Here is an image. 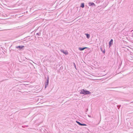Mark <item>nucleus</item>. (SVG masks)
<instances>
[{
  "mask_svg": "<svg viewBox=\"0 0 133 133\" xmlns=\"http://www.w3.org/2000/svg\"><path fill=\"white\" fill-rule=\"evenodd\" d=\"M102 52L103 53H105V50H104L103 51H102Z\"/></svg>",
  "mask_w": 133,
  "mask_h": 133,
  "instance_id": "nucleus-9",
  "label": "nucleus"
},
{
  "mask_svg": "<svg viewBox=\"0 0 133 133\" xmlns=\"http://www.w3.org/2000/svg\"><path fill=\"white\" fill-rule=\"evenodd\" d=\"M86 35L87 36V37L88 38H89L90 37V36L88 34H86Z\"/></svg>",
  "mask_w": 133,
  "mask_h": 133,
  "instance_id": "nucleus-5",
  "label": "nucleus"
},
{
  "mask_svg": "<svg viewBox=\"0 0 133 133\" xmlns=\"http://www.w3.org/2000/svg\"><path fill=\"white\" fill-rule=\"evenodd\" d=\"M83 125V126H86V125L85 124H82V126Z\"/></svg>",
  "mask_w": 133,
  "mask_h": 133,
  "instance_id": "nucleus-8",
  "label": "nucleus"
},
{
  "mask_svg": "<svg viewBox=\"0 0 133 133\" xmlns=\"http://www.w3.org/2000/svg\"><path fill=\"white\" fill-rule=\"evenodd\" d=\"M91 93V92L89 91L85 90L84 89L82 90H81L80 94L84 95L89 94Z\"/></svg>",
  "mask_w": 133,
  "mask_h": 133,
  "instance_id": "nucleus-1",
  "label": "nucleus"
},
{
  "mask_svg": "<svg viewBox=\"0 0 133 133\" xmlns=\"http://www.w3.org/2000/svg\"><path fill=\"white\" fill-rule=\"evenodd\" d=\"M63 53H64V54H68V52H66V53H65V52H63Z\"/></svg>",
  "mask_w": 133,
  "mask_h": 133,
  "instance_id": "nucleus-12",
  "label": "nucleus"
},
{
  "mask_svg": "<svg viewBox=\"0 0 133 133\" xmlns=\"http://www.w3.org/2000/svg\"><path fill=\"white\" fill-rule=\"evenodd\" d=\"M48 82H49V78H48V80H47V83H48Z\"/></svg>",
  "mask_w": 133,
  "mask_h": 133,
  "instance_id": "nucleus-11",
  "label": "nucleus"
},
{
  "mask_svg": "<svg viewBox=\"0 0 133 133\" xmlns=\"http://www.w3.org/2000/svg\"><path fill=\"white\" fill-rule=\"evenodd\" d=\"M95 5V4L94 3H92L91 4V5Z\"/></svg>",
  "mask_w": 133,
  "mask_h": 133,
  "instance_id": "nucleus-10",
  "label": "nucleus"
},
{
  "mask_svg": "<svg viewBox=\"0 0 133 133\" xmlns=\"http://www.w3.org/2000/svg\"><path fill=\"white\" fill-rule=\"evenodd\" d=\"M84 3H82L81 4V7L82 8H83L84 7Z\"/></svg>",
  "mask_w": 133,
  "mask_h": 133,
  "instance_id": "nucleus-6",
  "label": "nucleus"
},
{
  "mask_svg": "<svg viewBox=\"0 0 133 133\" xmlns=\"http://www.w3.org/2000/svg\"><path fill=\"white\" fill-rule=\"evenodd\" d=\"M87 48L85 47L83 48H79V50L81 51L83 50H84L85 49Z\"/></svg>",
  "mask_w": 133,
  "mask_h": 133,
  "instance_id": "nucleus-4",
  "label": "nucleus"
},
{
  "mask_svg": "<svg viewBox=\"0 0 133 133\" xmlns=\"http://www.w3.org/2000/svg\"><path fill=\"white\" fill-rule=\"evenodd\" d=\"M76 122L77 123H78L79 125H82V124H81V123H80L79 122Z\"/></svg>",
  "mask_w": 133,
  "mask_h": 133,
  "instance_id": "nucleus-7",
  "label": "nucleus"
},
{
  "mask_svg": "<svg viewBox=\"0 0 133 133\" xmlns=\"http://www.w3.org/2000/svg\"><path fill=\"white\" fill-rule=\"evenodd\" d=\"M24 47V46H16V48H19V49H22Z\"/></svg>",
  "mask_w": 133,
  "mask_h": 133,
  "instance_id": "nucleus-3",
  "label": "nucleus"
},
{
  "mask_svg": "<svg viewBox=\"0 0 133 133\" xmlns=\"http://www.w3.org/2000/svg\"><path fill=\"white\" fill-rule=\"evenodd\" d=\"M113 41V39H111V40L110 41V42H109V47L110 46H111V45H112V44Z\"/></svg>",
  "mask_w": 133,
  "mask_h": 133,
  "instance_id": "nucleus-2",
  "label": "nucleus"
}]
</instances>
